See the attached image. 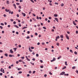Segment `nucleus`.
Here are the masks:
<instances>
[{
    "label": "nucleus",
    "mask_w": 78,
    "mask_h": 78,
    "mask_svg": "<svg viewBox=\"0 0 78 78\" xmlns=\"http://www.w3.org/2000/svg\"><path fill=\"white\" fill-rule=\"evenodd\" d=\"M65 74V72H62L60 74V75H63Z\"/></svg>",
    "instance_id": "nucleus-1"
},
{
    "label": "nucleus",
    "mask_w": 78,
    "mask_h": 78,
    "mask_svg": "<svg viewBox=\"0 0 78 78\" xmlns=\"http://www.w3.org/2000/svg\"><path fill=\"white\" fill-rule=\"evenodd\" d=\"M66 36L67 39H68V40H69V35H68L67 34L66 35Z\"/></svg>",
    "instance_id": "nucleus-2"
},
{
    "label": "nucleus",
    "mask_w": 78,
    "mask_h": 78,
    "mask_svg": "<svg viewBox=\"0 0 78 78\" xmlns=\"http://www.w3.org/2000/svg\"><path fill=\"white\" fill-rule=\"evenodd\" d=\"M58 39H59V36H58L56 37L55 41H57Z\"/></svg>",
    "instance_id": "nucleus-3"
},
{
    "label": "nucleus",
    "mask_w": 78,
    "mask_h": 78,
    "mask_svg": "<svg viewBox=\"0 0 78 78\" xmlns=\"http://www.w3.org/2000/svg\"><path fill=\"white\" fill-rule=\"evenodd\" d=\"M22 15H23V17H25V16H26V14H25V13H24L22 12Z\"/></svg>",
    "instance_id": "nucleus-4"
},
{
    "label": "nucleus",
    "mask_w": 78,
    "mask_h": 78,
    "mask_svg": "<svg viewBox=\"0 0 78 78\" xmlns=\"http://www.w3.org/2000/svg\"><path fill=\"white\" fill-rule=\"evenodd\" d=\"M12 6L14 7L15 9H16V8H17V7H16V5L15 4H13Z\"/></svg>",
    "instance_id": "nucleus-5"
},
{
    "label": "nucleus",
    "mask_w": 78,
    "mask_h": 78,
    "mask_svg": "<svg viewBox=\"0 0 78 78\" xmlns=\"http://www.w3.org/2000/svg\"><path fill=\"white\" fill-rule=\"evenodd\" d=\"M55 20H56V21H57V22H59V21H58V19L57 18H55Z\"/></svg>",
    "instance_id": "nucleus-6"
},
{
    "label": "nucleus",
    "mask_w": 78,
    "mask_h": 78,
    "mask_svg": "<svg viewBox=\"0 0 78 78\" xmlns=\"http://www.w3.org/2000/svg\"><path fill=\"white\" fill-rule=\"evenodd\" d=\"M10 51L11 53H14V51H12V49H10Z\"/></svg>",
    "instance_id": "nucleus-7"
},
{
    "label": "nucleus",
    "mask_w": 78,
    "mask_h": 78,
    "mask_svg": "<svg viewBox=\"0 0 78 78\" xmlns=\"http://www.w3.org/2000/svg\"><path fill=\"white\" fill-rule=\"evenodd\" d=\"M14 26L15 27H16V28H19V26H17L16 25H15Z\"/></svg>",
    "instance_id": "nucleus-8"
},
{
    "label": "nucleus",
    "mask_w": 78,
    "mask_h": 78,
    "mask_svg": "<svg viewBox=\"0 0 78 78\" xmlns=\"http://www.w3.org/2000/svg\"><path fill=\"white\" fill-rule=\"evenodd\" d=\"M9 57H14V55H9Z\"/></svg>",
    "instance_id": "nucleus-9"
},
{
    "label": "nucleus",
    "mask_w": 78,
    "mask_h": 78,
    "mask_svg": "<svg viewBox=\"0 0 78 78\" xmlns=\"http://www.w3.org/2000/svg\"><path fill=\"white\" fill-rule=\"evenodd\" d=\"M73 23L74 25H75V26L76 25V24L75 23V21H73Z\"/></svg>",
    "instance_id": "nucleus-10"
},
{
    "label": "nucleus",
    "mask_w": 78,
    "mask_h": 78,
    "mask_svg": "<svg viewBox=\"0 0 78 78\" xmlns=\"http://www.w3.org/2000/svg\"><path fill=\"white\" fill-rule=\"evenodd\" d=\"M13 50H14V52L16 51V50H17V48H13Z\"/></svg>",
    "instance_id": "nucleus-11"
},
{
    "label": "nucleus",
    "mask_w": 78,
    "mask_h": 78,
    "mask_svg": "<svg viewBox=\"0 0 78 78\" xmlns=\"http://www.w3.org/2000/svg\"><path fill=\"white\" fill-rule=\"evenodd\" d=\"M29 50L30 51V52H32V51H32V50H31V48H29Z\"/></svg>",
    "instance_id": "nucleus-12"
},
{
    "label": "nucleus",
    "mask_w": 78,
    "mask_h": 78,
    "mask_svg": "<svg viewBox=\"0 0 78 78\" xmlns=\"http://www.w3.org/2000/svg\"><path fill=\"white\" fill-rule=\"evenodd\" d=\"M5 11L6 12H9V9H5Z\"/></svg>",
    "instance_id": "nucleus-13"
},
{
    "label": "nucleus",
    "mask_w": 78,
    "mask_h": 78,
    "mask_svg": "<svg viewBox=\"0 0 78 78\" xmlns=\"http://www.w3.org/2000/svg\"><path fill=\"white\" fill-rule=\"evenodd\" d=\"M54 17H58V15L57 14H54Z\"/></svg>",
    "instance_id": "nucleus-14"
},
{
    "label": "nucleus",
    "mask_w": 78,
    "mask_h": 78,
    "mask_svg": "<svg viewBox=\"0 0 78 78\" xmlns=\"http://www.w3.org/2000/svg\"><path fill=\"white\" fill-rule=\"evenodd\" d=\"M60 37L61 39H63L64 37L63 36V35H61L60 36Z\"/></svg>",
    "instance_id": "nucleus-15"
},
{
    "label": "nucleus",
    "mask_w": 78,
    "mask_h": 78,
    "mask_svg": "<svg viewBox=\"0 0 78 78\" xmlns=\"http://www.w3.org/2000/svg\"><path fill=\"white\" fill-rule=\"evenodd\" d=\"M6 3L8 4V5H9V1L8 0L6 1Z\"/></svg>",
    "instance_id": "nucleus-16"
},
{
    "label": "nucleus",
    "mask_w": 78,
    "mask_h": 78,
    "mask_svg": "<svg viewBox=\"0 0 78 78\" xmlns=\"http://www.w3.org/2000/svg\"><path fill=\"white\" fill-rule=\"evenodd\" d=\"M30 64H31L33 65V66H34V63H32V62H30Z\"/></svg>",
    "instance_id": "nucleus-17"
},
{
    "label": "nucleus",
    "mask_w": 78,
    "mask_h": 78,
    "mask_svg": "<svg viewBox=\"0 0 78 78\" xmlns=\"http://www.w3.org/2000/svg\"><path fill=\"white\" fill-rule=\"evenodd\" d=\"M27 28V27H24L22 28V29H25V28Z\"/></svg>",
    "instance_id": "nucleus-18"
},
{
    "label": "nucleus",
    "mask_w": 78,
    "mask_h": 78,
    "mask_svg": "<svg viewBox=\"0 0 78 78\" xmlns=\"http://www.w3.org/2000/svg\"><path fill=\"white\" fill-rule=\"evenodd\" d=\"M4 55H5V56L8 57V54L7 53L5 54Z\"/></svg>",
    "instance_id": "nucleus-19"
},
{
    "label": "nucleus",
    "mask_w": 78,
    "mask_h": 78,
    "mask_svg": "<svg viewBox=\"0 0 78 78\" xmlns=\"http://www.w3.org/2000/svg\"><path fill=\"white\" fill-rule=\"evenodd\" d=\"M74 54H75V55H77L78 53H77V51H74Z\"/></svg>",
    "instance_id": "nucleus-20"
},
{
    "label": "nucleus",
    "mask_w": 78,
    "mask_h": 78,
    "mask_svg": "<svg viewBox=\"0 0 78 78\" xmlns=\"http://www.w3.org/2000/svg\"><path fill=\"white\" fill-rule=\"evenodd\" d=\"M66 69V66H64L62 68V70H64V69Z\"/></svg>",
    "instance_id": "nucleus-21"
},
{
    "label": "nucleus",
    "mask_w": 78,
    "mask_h": 78,
    "mask_svg": "<svg viewBox=\"0 0 78 78\" xmlns=\"http://www.w3.org/2000/svg\"><path fill=\"white\" fill-rule=\"evenodd\" d=\"M69 51H70V52H71L72 53H73V51L72 49H70Z\"/></svg>",
    "instance_id": "nucleus-22"
},
{
    "label": "nucleus",
    "mask_w": 78,
    "mask_h": 78,
    "mask_svg": "<svg viewBox=\"0 0 78 78\" xmlns=\"http://www.w3.org/2000/svg\"><path fill=\"white\" fill-rule=\"evenodd\" d=\"M49 73L50 75H53V74L51 73V72H49Z\"/></svg>",
    "instance_id": "nucleus-23"
},
{
    "label": "nucleus",
    "mask_w": 78,
    "mask_h": 78,
    "mask_svg": "<svg viewBox=\"0 0 78 78\" xmlns=\"http://www.w3.org/2000/svg\"><path fill=\"white\" fill-rule=\"evenodd\" d=\"M24 58H25V57H24V56H23V57H21V59H24Z\"/></svg>",
    "instance_id": "nucleus-24"
},
{
    "label": "nucleus",
    "mask_w": 78,
    "mask_h": 78,
    "mask_svg": "<svg viewBox=\"0 0 78 78\" xmlns=\"http://www.w3.org/2000/svg\"><path fill=\"white\" fill-rule=\"evenodd\" d=\"M0 24H1V25H2V26H4V23H1Z\"/></svg>",
    "instance_id": "nucleus-25"
},
{
    "label": "nucleus",
    "mask_w": 78,
    "mask_h": 78,
    "mask_svg": "<svg viewBox=\"0 0 78 78\" xmlns=\"http://www.w3.org/2000/svg\"><path fill=\"white\" fill-rule=\"evenodd\" d=\"M54 61H55L56 60V58H53V59Z\"/></svg>",
    "instance_id": "nucleus-26"
},
{
    "label": "nucleus",
    "mask_w": 78,
    "mask_h": 78,
    "mask_svg": "<svg viewBox=\"0 0 78 78\" xmlns=\"http://www.w3.org/2000/svg\"><path fill=\"white\" fill-rule=\"evenodd\" d=\"M65 64L66 66H68V65L67 64V62H65Z\"/></svg>",
    "instance_id": "nucleus-27"
},
{
    "label": "nucleus",
    "mask_w": 78,
    "mask_h": 78,
    "mask_svg": "<svg viewBox=\"0 0 78 78\" xmlns=\"http://www.w3.org/2000/svg\"><path fill=\"white\" fill-rule=\"evenodd\" d=\"M21 69H22V68H19L17 69L18 70H21Z\"/></svg>",
    "instance_id": "nucleus-28"
},
{
    "label": "nucleus",
    "mask_w": 78,
    "mask_h": 78,
    "mask_svg": "<svg viewBox=\"0 0 78 78\" xmlns=\"http://www.w3.org/2000/svg\"><path fill=\"white\" fill-rule=\"evenodd\" d=\"M40 61L41 62V63H42V62H43V61L42 60H40Z\"/></svg>",
    "instance_id": "nucleus-29"
},
{
    "label": "nucleus",
    "mask_w": 78,
    "mask_h": 78,
    "mask_svg": "<svg viewBox=\"0 0 78 78\" xmlns=\"http://www.w3.org/2000/svg\"><path fill=\"white\" fill-rule=\"evenodd\" d=\"M19 62H23V60H19Z\"/></svg>",
    "instance_id": "nucleus-30"
},
{
    "label": "nucleus",
    "mask_w": 78,
    "mask_h": 78,
    "mask_svg": "<svg viewBox=\"0 0 78 78\" xmlns=\"http://www.w3.org/2000/svg\"><path fill=\"white\" fill-rule=\"evenodd\" d=\"M76 67L75 66H73L72 67L73 69H75Z\"/></svg>",
    "instance_id": "nucleus-31"
},
{
    "label": "nucleus",
    "mask_w": 78,
    "mask_h": 78,
    "mask_svg": "<svg viewBox=\"0 0 78 78\" xmlns=\"http://www.w3.org/2000/svg\"><path fill=\"white\" fill-rule=\"evenodd\" d=\"M8 28H10L11 27V25H8Z\"/></svg>",
    "instance_id": "nucleus-32"
},
{
    "label": "nucleus",
    "mask_w": 78,
    "mask_h": 78,
    "mask_svg": "<svg viewBox=\"0 0 78 78\" xmlns=\"http://www.w3.org/2000/svg\"><path fill=\"white\" fill-rule=\"evenodd\" d=\"M30 0V1H31V2H32V3H34V1H33V0Z\"/></svg>",
    "instance_id": "nucleus-33"
},
{
    "label": "nucleus",
    "mask_w": 78,
    "mask_h": 78,
    "mask_svg": "<svg viewBox=\"0 0 78 78\" xmlns=\"http://www.w3.org/2000/svg\"><path fill=\"white\" fill-rule=\"evenodd\" d=\"M18 73L20 74L22 73V71H20V72H18Z\"/></svg>",
    "instance_id": "nucleus-34"
},
{
    "label": "nucleus",
    "mask_w": 78,
    "mask_h": 78,
    "mask_svg": "<svg viewBox=\"0 0 78 78\" xmlns=\"http://www.w3.org/2000/svg\"><path fill=\"white\" fill-rule=\"evenodd\" d=\"M10 21L11 22H13V21H14V20L13 19H10Z\"/></svg>",
    "instance_id": "nucleus-35"
},
{
    "label": "nucleus",
    "mask_w": 78,
    "mask_h": 78,
    "mask_svg": "<svg viewBox=\"0 0 78 78\" xmlns=\"http://www.w3.org/2000/svg\"><path fill=\"white\" fill-rule=\"evenodd\" d=\"M36 56L37 57H38V56H39V54H36Z\"/></svg>",
    "instance_id": "nucleus-36"
},
{
    "label": "nucleus",
    "mask_w": 78,
    "mask_h": 78,
    "mask_svg": "<svg viewBox=\"0 0 78 78\" xmlns=\"http://www.w3.org/2000/svg\"><path fill=\"white\" fill-rule=\"evenodd\" d=\"M48 1L50 3H51V2H52V1L51 0H50V1H49V0H48Z\"/></svg>",
    "instance_id": "nucleus-37"
},
{
    "label": "nucleus",
    "mask_w": 78,
    "mask_h": 78,
    "mask_svg": "<svg viewBox=\"0 0 78 78\" xmlns=\"http://www.w3.org/2000/svg\"><path fill=\"white\" fill-rule=\"evenodd\" d=\"M64 4L63 3H62L61 4V6H64Z\"/></svg>",
    "instance_id": "nucleus-38"
},
{
    "label": "nucleus",
    "mask_w": 78,
    "mask_h": 78,
    "mask_svg": "<svg viewBox=\"0 0 78 78\" xmlns=\"http://www.w3.org/2000/svg\"><path fill=\"white\" fill-rule=\"evenodd\" d=\"M29 38H30V37H29L28 36L27 37H26V39H29Z\"/></svg>",
    "instance_id": "nucleus-39"
},
{
    "label": "nucleus",
    "mask_w": 78,
    "mask_h": 78,
    "mask_svg": "<svg viewBox=\"0 0 78 78\" xmlns=\"http://www.w3.org/2000/svg\"><path fill=\"white\" fill-rule=\"evenodd\" d=\"M43 29H44L45 30H46V29H47L45 27H43Z\"/></svg>",
    "instance_id": "nucleus-40"
},
{
    "label": "nucleus",
    "mask_w": 78,
    "mask_h": 78,
    "mask_svg": "<svg viewBox=\"0 0 78 78\" xmlns=\"http://www.w3.org/2000/svg\"><path fill=\"white\" fill-rule=\"evenodd\" d=\"M35 73H36V71H34L33 72V73L34 74Z\"/></svg>",
    "instance_id": "nucleus-41"
},
{
    "label": "nucleus",
    "mask_w": 78,
    "mask_h": 78,
    "mask_svg": "<svg viewBox=\"0 0 78 78\" xmlns=\"http://www.w3.org/2000/svg\"><path fill=\"white\" fill-rule=\"evenodd\" d=\"M3 75V73H0V76H2V75Z\"/></svg>",
    "instance_id": "nucleus-42"
},
{
    "label": "nucleus",
    "mask_w": 78,
    "mask_h": 78,
    "mask_svg": "<svg viewBox=\"0 0 78 78\" xmlns=\"http://www.w3.org/2000/svg\"><path fill=\"white\" fill-rule=\"evenodd\" d=\"M18 7L19 9H21V6L20 5Z\"/></svg>",
    "instance_id": "nucleus-43"
},
{
    "label": "nucleus",
    "mask_w": 78,
    "mask_h": 78,
    "mask_svg": "<svg viewBox=\"0 0 78 78\" xmlns=\"http://www.w3.org/2000/svg\"><path fill=\"white\" fill-rule=\"evenodd\" d=\"M56 45H57V46H59V43H57Z\"/></svg>",
    "instance_id": "nucleus-44"
},
{
    "label": "nucleus",
    "mask_w": 78,
    "mask_h": 78,
    "mask_svg": "<svg viewBox=\"0 0 78 78\" xmlns=\"http://www.w3.org/2000/svg\"><path fill=\"white\" fill-rule=\"evenodd\" d=\"M18 47H19V48H21V45H18Z\"/></svg>",
    "instance_id": "nucleus-45"
},
{
    "label": "nucleus",
    "mask_w": 78,
    "mask_h": 78,
    "mask_svg": "<svg viewBox=\"0 0 78 78\" xmlns=\"http://www.w3.org/2000/svg\"><path fill=\"white\" fill-rule=\"evenodd\" d=\"M19 27H21V24L19 23Z\"/></svg>",
    "instance_id": "nucleus-46"
},
{
    "label": "nucleus",
    "mask_w": 78,
    "mask_h": 78,
    "mask_svg": "<svg viewBox=\"0 0 78 78\" xmlns=\"http://www.w3.org/2000/svg\"><path fill=\"white\" fill-rule=\"evenodd\" d=\"M0 28H1V29H3V27L1 26H0Z\"/></svg>",
    "instance_id": "nucleus-47"
},
{
    "label": "nucleus",
    "mask_w": 78,
    "mask_h": 78,
    "mask_svg": "<svg viewBox=\"0 0 78 78\" xmlns=\"http://www.w3.org/2000/svg\"><path fill=\"white\" fill-rule=\"evenodd\" d=\"M3 16H4V17H6V14H4L3 15Z\"/></svg>",
    "instance_id": "nucleus-48"
},
{
    "label": "nucleus",
    "mask_w": 78,
    "mask_h": 78,
    "mask_svg": "<svg viewBox=\"0 0 78 78\" xmlns=\"http://www.w3.org/2000/svg\"><path fill=\"white\" fill-rule=\"evenodd\" d=\"M16 4L17 5H20V3H16Z\"/></svg>",
    "instance_id": "nucleus-49"
},
{
    "label": "nucleus",
    "mask_w": 78,
    "mask_h": 78,
    "mask_svg": "<svg viewBox=\"0 0 78 78\" xmlns=\"http://www.w3.org/2000/svg\"><path fill=\"white\" fill-rule=\"evenodd\" d=\"M32 14H33V16H34V17H36V15L35 14H34L33 13Z\"/></svg>",
    "instance_id": "nucleus-50"
},
{
    "label": "nucleus",
    "mask_w": 78,
    "mask_h": 78,
    "mask_svg": "<svg viewBox=\"0 0 78 78\" xmlns=\"http://www.w3.org/2000/svg\"><path fill=\"white\" fill-rule=\"evenodd\" d=\"M32 19L34 21H36V19H35L33 18Z\"/></svg>",
    "instance_id": "nucleus-51"
},
{
    "label": "nucleus",
    "mask_w": 78,
    "mask_h": 78,
    "mask_svg": "<svg viewBox=\"0 0 78 78\" xmlns=\"http://www.w3.org/2000/svg\"><path fill=\"white\" fill-rule=\"evenodd\" d=\"M35 36H37V33H35Z\"/></svg>",
    "instance_id": "nucleus-52"
},
{
    "label": "nucleus",
    "mask_w": 78,
    "mask_h": 78,
    "mask_svg": "<svg viewBox=\"0 0 78 78\" xmlns=\"http://www.w3.org/2000/svg\"><path fill=\"white\" fill-rule=\"evenodd\" d=\"M76 72L77 74H78V70H76Z\"/></svg>",
    "instance_id": "nucleus-53"
},
{
    "label": "nucleus",
    "mask_w": 78,
    "mask_h": 78,
    "mask_svg": "<svg viewBox=\"0 0 78 78\" xmlns=\"http://www.w3.org/2000/svg\"><path fill=\"white\" fill-rule=\"evenodd\" d=\"M37 45H40V42H38L37 43Z\"/></svg>",
    "instance_id": "nucleus-54"
},
{
    "label": "nucleus",
    "mask_w": 78,
    "mask_h": 78,
    "mask_svg": "<svg viewBox=\"0 0 78 78\" xmlns=\"http://www.w3.org/2000/svg\"><path fill=\"white\" fill-rule=\"evenodd\" d=\"M2 73H5V71H5V70H4V69H2Z\"/></svg>",
    "instance_id": "nucleus-55"
},
{
    "label": "nucleus",
    "mask_w": 78,
    "mask_h": 78,
    "mask_svg": "<svg viewBox=\"0 0 78 78\" xmlns=\"http://www.w3.org/2000/svg\"><path fill=\"white\" fill-rule=\"evenodd\" d=\"M76 34H78V30H76Z\"/></svg>",
    "instance_id": "nucleus-56"
},
{
    "label": "nucleus",
    "mask_w": 78,
    "mask_h": 78,
    "mask_svg": "<svg viewBox=\"0 0 78 78\" xmlns=\"http://www.w3.org/2000/svg\"><path fill=\"white\" fill-rule=\"evenodd\" d=\"M2 70H3V68H1L0 69V71L2 72Z\"/></svg>",
    "instance_id": "nucleus-57"
},
{
    "label": "nucleus",
    "mask_w": 78,
    "mask_h": 78,
    "mask_svg": "<svg viewBox=\"0 0 78 78\" xmlns=\"http://www.w3.org/2000/svg\"><path fill=\"white\" fill-rule=\"evenodd\" d=\"M31 48L32 49H34V47H31Z\"/></svg>",
    "instance_id": "nucleus-58"
},
{
    "label": "nucleus",
    "mask_w": 78,
    "mask_h": 78,
    "mask_svg": "<svg viewBox=\"0 0 78 78\" xmlns=\"http://www.w3.org/2000/svg\"><path fill=\"white\" fill-rule=\"evenodd\" d=\"M29 73H30V74L31 73V71H30L29 72Z\"/></svg>",
    "instance_id": "nucleus-59"
},
{
    "label": "nucleus",
    "mask_w": 78,
    "mask_h": 78,
    "mask_svg": "<svg viewBox=\"0 0 78 78\" xmlns=\"http://www.w3.org/2000/svg\"><path fill=\"white\" fill-rule=\"evenodd\" d=\"M40 67H41V68H44V66H40Z\"/></svg>",
    "instance_id": "nucleus-60"
},
{
    "label": "nucleus",
    "mask_w": 78,
    "mask_h": 78,
    "mask_svg": "<svg viewBox=\"0 0 78 78\" xmlns=\"http://www.w3.org/2000/svg\"><path fill=\"white\" fill-rule=\"evenodd\" d=\"M13 24H16V21H14L13 23Z\"/></svg>",
    "instance_id": "nucleus-61"
},
{
    "label": "nucleus",
    "mask_w": 78,
    "mask_h": 78,
    "mask_svg": "<svg viewBox=\"0 0 78 78\" xmlns=\"http://www.w3.org/2000/svg\"><path fill=\"white\" fill-rule=\"evenodd\" d=\"M30 31H28L27 32V34H30Z\"/></svg>",
    "instance_id": "nucleus-62"
},
{
    "label": "nucleus",
    "mask_w": 78,
    "mask_h": 78,
    "mask_svg": "<svg viewBox=\"0 0 78 78\" xmlns=\"http://www.w3.org/2000/svg\"><path fill=\"white\" fill-rule=\"evenodd\" d=\"M48 19H51V17H49Z\"/></svg>",
    "instance_id": "nucleus-63"
},
{
    "label": "nucleus",
    "mask_w": 78,
    "mask_h": 78,
    "mask_svg": "<svg viewBox=\"0 0 78 78\" xmlns=\"http://www.w3.org/2000/svg\"><path fill=\"white\" fill-rule=\"evenodd\" d=\"M16 34H19V32H16Z\"/></svg>",
    "instance_id": "nucleus-64"
}]
</instances>
